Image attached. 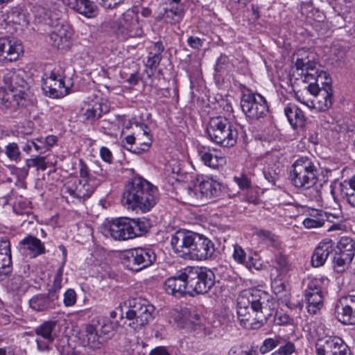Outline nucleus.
Here are the masks:
<instances>
[{"instance_id":"nucleus-1","label":"nucleus","mask_w":355,"mask_h":355,"mask_svg":"<svg viewBox=\"0 0 355 355\" xmlns=\"http://www.w3.org/2000/svg\"><path fill=\"white\" fill-rule=\"evenodd\" d=\"M266 295L260 290H245L237 299V317L240 324L248 329H259L272 311L265 306Z\"/></svg>"},{"instance_id":"nucleus-2","label":"nucleus","mask_w":355,"mask_h":355,"mask_svg":"<svg viewBox=\"0 0 355 355\" xmlns=\"http://www.w3.org/2000/svg\"><path fill=\"white\" fill-rule=\"evenodd\" d=\"M159 191L157 187L146 180L135 178L123 194V200L128 209L149 211L157 202Z\"/></svg>"},{"instance_id":"nucleus-3","label":"nucleus","mask_w":355,"mask_h":355,"mask_svg":"<svg viewBox=\"0 0 355 355\" xmlns=\"http://www.w3.org/2000/svg\"><path fill=\"white\" fill-rule=\"evenodd\" d=\"M78 166L79 178L69 180L64 188V192L72 199L80 202L91 197L96 189L107 180V173L101 168L99 172L94 171V174H91L89 168L82 160L79 161Z\"/></svg>"},{"instance_id":"nucleus-4","label":"nucleus","mask_w":355,"mask_h":355,"mask_svg":"<svg viewBox=\"0 0 355 355\" xmlns=\"http://www.w3.org/2000/svg\"><path fill=\"white\" fill-rule=\"evenodd\" d=\"M150 227V222L145 218H118L105 221L102 227V232L106 237L114 240H128L141 236Z\"/></svg>"},{"instance_id":"nucleus-5","label":"nucleus","mask_w":355,"mask_h":355,"mask_svg":"<svg viewBox=\"0 0 355 355\" xmlns=\"http://www.w3.org/2000/svg\"><path fill=\"white\" fill-rule=\"evenodd\" d=\"M289 179L295 188L310 189L318 180V169L311 158L300 157L291 166Z\"/></svg>"},{"instance_id":"nucleus-6","label":"nucleus","mask_w":355,"mask_h":355,"mask_svg":"<svg viewBox=\"0 0 355 355\" xmlns=\"http://www.w3.org/2000/svg\"><path fill=\"white\" fill-rule=\"evenodd\" d=\"M154 312V306L148 300L143 298L132 299L125 312V324L133 330L138 331L153 320Z\"/></svg>"},{"instance_id":"nucleus-7","label":"nucleus","mask_w":355,"mask_h":355,"mask_svg":"<svg viewBox=\"0 0 355 355\" xmlns=\"http://www.w3.org/2000/svg\"><path fill=\"white\" fill-rule=\"evenodd\" d=\"M209 138L223 147H231L236 143L237 131L229 120L223 116L211 118L207 128Z\"/></svg>"},{"instance_id":"nucleus-8","label":"nucleus","mask_w":355,"mask_h":355,"mask_svg":"<svg viewBox=\"0 0 355 355\" xmlns=\"http://www.w3.org/2000/svg\"><path fill=\"white\" fill-rule=\"evenodd\" d=\"M71 86V80L64 75L60 68L54 69L42 78V90L50 98H60L67 96Z\"/></svg>"},{"instance_id":"nucleus-9","label":"nucleus","mask_w":355,"mask_h":355,"mask_svg":"<svg viewBox=\"0 0 355 355\" xmlns=\"http://www.w3.org/2000/svg\"><path fill=\"white\" fill-rule=\"evenodd\" d=\"M200 234L185 229L178 230L171 238L172 250L178 257L190 260Z\"/></svg>"},{"instance_id":"nucleus-10","label":"nucleus","mask_w":355,"mask_h":355,"mask_svg":"<svg viewBox=\"0 0 355 355\" xmlns=\"http://www.w3.org/2000/svg\"><path fill=\"white\" fill-rule=\"evenodd\" d=\"M155 259L156 255L153 249L137 248L123 254L122 263L127 269L137 272L151 266Z\"/></svg>"},{"instance_id":"nucleus-11","label":"nucleus","mask_w":355,"mask_h":355,"mask_svg":"<svg viewBox=\"0 0 355 355\" xmlns=\"http://www.w3.org/2000/svg\"><path fill=\"white\" fill-rule=\"evenodd\" d=\"M193 185H189L188 194L196 200L209 199L218 196L221 191V185L213 179L203 177H196Z\"/></svg>"},{"instance_id":"nucleus-12","label":"nucleus","mask_w":355,"mask_h":355,"mask_svg":"<svg viewBox=\"0 0 355 355\" xmlns=\"http://www.w3.org/2000/svg\"><path fill=\"white\" fill-rule=\"evenodd\" d=\"M73 29L63 20H58L51 26L49 44L61 51H69L73 45Z\"/></svg>"},{"instance_id":"nucleus-13","label":"nucleus","mask_w":355,"mask_h":355,"mask_svg":"<svg viewBox=\"0 0 355 355\" xmlns=\"http://www.w3.org/2000/svg\"><path fill=\"white\" fill-rule=\"evenodd\" d=\"M241 107L243 112L251 119H259L266 114L268 106L265 98L254 93H246L242 96Z\"/></svg>"},{"instance_id":"nucleus-14","label":"nucleus","mask_w":355,"mask_h":355,"mask_svg":"<svg viewBox=\"0 0 355 355\" xmlns=\"http://www.w3.org/2000/svg\"><path fill=\"white\" fill-rule=\"evenodd\" d=\"M117 31L124 38L141 37L143 30L138 14L132 9L127 10L117 20Z\"/></svg>"},{"instance_id":"nucleus-15","label":"nucleus","mask_w":355,"mask_h":355,"mask_svg":"<svg viewBox=\"0 0 355 355\" xmlns=\"http://www.w3.org/2000/svg\"><path fill=\"white\" fill-rule=\"evenodd\" d=\"M317 355H338L349 352L348 346L338 336H326L318 339L315 344Z\"/></svg>"},{"instance_id":"nucleus-16","label":"nucleus","mask_w":355,"mask_h":355,"mask_svg":"<svg viewBox=\"0 0 355 355\" xmlns=\"http://www.w3.org/2000/svg\"><path fill=\"white\" fill-rule=\"evenodd\" d=\"M296 98L298 101L309 107H313L319 111H326L331 107L333 101V93L330 81L325 82L318 95H316L315 98L310 101H306L304 98H301L298 94H296Z\"/></svg>"},{"instance_id":"nucleus-17","label":"nucleus","mask_w":355,"mask_h":355,"mask_svg":"<svg viewBox=\"0 0 355 355\" xmlns=\"http://www.w3.org/2000/svg\"><path fill=\"white\" fill-rule=\"evenodd\" d=\"M330 193L334 201H337L340 197L355 207V175L349 180L331 184Z\"/></svg>"},{"instance_id":"nucleus-18","label":"nucleus","mask_w":355,"mask_h":355,"mask_svg":"<svg viewBox=\"0 0 355 355\" xmlns=\"http://www.w3.org/2000/svg\"><path fill=\"white\" fill-rule=\"evenodd\" d=\"M24 53L21 41L9 38H0V60L15 61Z\"/></svg>"},{"instance_id":"nucleus-19","label":"nucleus","mask_w":355,"mask_h":355,"mask_svg":"<svg viewBox=\"0 0 355 355\" xmlns=\"http://www.w3.org/2000/svg\"><path fill=\"white\" fill-rule=\"evenodd\" d=\"M56 321H46L35 329L36 343L40 351H46L55 338Z\"/></svg>"},{"instance_id":"nucleus-20","label":"nucleus","mask_w":355,"mask_h":355,"mask_svg":"<svg viewBox=\"0 0 355 355\" xmlns=\"http://www.w3.org/2000/svg\"><path fill=\"white\" fill-rule=\"evenodd\" d=\"M77 338L81 345L91 348H99L103 342V338L98 334L96 327L92 324H86L77 334Z\"/></svg>"},{"instance_id":"nucleus-21","label":"nucleus","mask_w":355,"mask_h":355,"mask_svg":"<svg viewBox=\"0 0 355 355\" xmlns=\"http://www.w3.org/2000/svg\"><path fill=\"white\" fill-rule=\"evenodd\" d=\"M185 270L166 279L164 283V289L168 294L176 297L183 296L187 293V284L185 277Z\"/></svg>"},{"instance_id":"nucleus-22","label":"nucleus","mask_w":355,"mask_h":355,"mask_svg":"<svg viewBox=\"0 0 355 355\" xmlns=\"http://www.w3.org/2000/svg\"><path fill=\"white\" fill-rule=\"evenodd\" d=\"M58 300V294L55 291H49L48 295L37 294L29 300L30 307L36 311H44L54 309Z\"/></svg>"},{"instance_id":"nucleus-23","label":"nucleus","mask_w":355,"mask_h":355,"mask_svg":"<svg viewBox=\"0 0 355 355\" xmlns=\"http://www.w3.org/2000/svg\"><path fill=\"white\" fill-rule=\"evenodd\" d=\"M190 260L203 261L211 258L215 251L213 242L202 234H200L198 240L193 248Z\"/></svg>"},{"instance_id":"nucleus-24","label":"nucleus","mask_w":355,"mask_h":355,"mask_svg":"<svg viewBox=\"0 0 355 355\" xmlns=\"http://www.w3.org/2000/svg\"><path fill=\"white\" fill-rule=\"evenodd\" d=\"M61 1L64 5L87 18L94 17L98 13L96 5L91 0Z\"/></svg>"},{"instance_id":"nucleus-25","label":"nucleus","mask_w":355,"mask_h":355,"mask_svg":"<svg viewBox=\"0 0 355 355\" xmlns=\"http://www.w3.org/2000/svg\"><path fill=\"white\" fill-rule=\"evenodd\" d=\"M334 250V242L331 239H324L319 243L312 257L311 264L313 267H320L327 261L328 257Z\"/></svg>"},{"instance_id":"nucleus-26","label":"nucleus","mask_w":355,"mask_h":355,"mask_svg":"<svg viewBox=\"0 0 355 355\" xmlns=\"http://www.w3.org/2000/svg\"><path fill=\"white\" fill-rule=\"evenodd\" d=\"M198 155L205 165L212 168L222 166L226 163L225 157L215 149L203 147L198 150Z\"/></svg>"},{"instance_id":"nucleus-27","label":"nucleus","mask_w":355,"mask_h":355,"mask_svg":"<svg viewBox=\"0 0 355 355\" xmlns=\"http://www.w3.org/2000/svg\"><path fill=\"white\" fill-rule=\"evenodd\" d=\"M21 248L30 255L36 257L45 253V247L42 241L33 236H27L20 241Z\"/></svg>"},{"instance_id":"nucleus-28","label":"nucleus","mask_w":355,"mask_h":355,"mask_svg":"<svg viewBox=\"0 0 355 355\" xmlns=\"http://www.w3.org/2000/svg\"><path fill=\"white\" fill-rule=\"evenodd\" d=\"M175 320L178 324L183 328L190 326H198L202 322V318L196 310L182 309L178 315L175 317Z\"/></svg>"},{"instance_id":"nucleus-29","label":"nucleus","mask_w":355,"mask_h":355,"mask_svg":"<svg viewBox=\"0 0 355 355\" xmlns=\"http://www.w3.org/2000/svg\"><path fill=\"white\" fill-rule=\"evenodd\" d=\"M108 106L103 103V99L99 96H94L88 103L85 116L88 120H95L102 116L103 114L107 112Z\"/></svg>"},{"instance_id":"nucleus-30","label":"nucleus","mask_w":355,"mask_h":355,"mask_svg":"<svg viewBox=\"0 0 355 355\" xmlns=\"http://www.w3.org/2000/svg\"><path fill=\"white\" fill-rule=\"evenodd\" d=\"M329 282L328 278L325 277H309L305 280L306 288L304 290V297L306 294H324Z\"/></svg>"},{"instance_id":"nucleus-31","label":"nucleus","mask_w":355,"mask_h":355,"mask_svg":"<svg viewBox=\"0 0 355 355\" xmlns=\"http://www.w3.org/2000/svg\"><path fill=\"white\" fill-rule=\"evenodd\" d=\"M185 277L187 284V294L194 296L203 294L202 285L200 284L198 268H185Z\"/></svg>"},{"instance_id":"nucleus-32","label":"nucleus","mask_w":355,"mask_h":355,"mask_svg":"<svg viewBox=\"0 0 355 355\" xmlns=\"http://www.w3.org/2000/svg\"><path fill=\"white\" fill-rule=\"evenodd\" d=\"M284 114L294 129L302 128L305 123L303 112L295 104L289 103L284 107Z\"/></svg>"},{"instance_id":"nucleus-33","label":"nucleus","mask_w":355,"mask_h":355,"mask_svg":"<svg viewBox=\"0 0 355 355\" xmlns=\"http://www.w3.org/2000/svg\"><path fill=\"white\" fill-rule=\"evenodd\" d=\"M330 214L322 210L313 209L309 216L303 220L304 226L307 229L318 228L322 227L329 220Z\"/></svg>"},{"instance_id":"nucleus-34","label":"nucleus","mask_w":355,"mask_h":355,"mask_svg":"<svg viewBox=\"0 0 355 355\" xmlns=\"http://www.w3.org/2000/svg\"><path fill=\"white\" fill-rule=\"evenodd\" d=\"M0 254L3 256L0 263V275H7L11 272L12 266L10 242L8 240L0 241Z\"/></svg>"},{"instance_id":"nucleus-35","label":"nucleus","mask_w":355,"mask_h":355,"mask_svg":"<svg viewBox=\"0 0 355 355\" xmlns=\"http://www.w3.org/2000/svg\"><path fill=\"white\" fill-rule=\"evenodd\" d=\"M33 95L29 92L14 89L12 94V106L20 108H28L33 106Z\"/></svg>"},{"instance_id":"nucleus-36","label":"nucleus","mask_w":355,"mask_h":355,"mask_svg":"<svg viewBox=\"0 0 355 355\" xmlns=\"http://www.w3.org/2000/svg\"><path fill=\"white\" fill-rule=\"evenodd\" d=\"M164 48L161 42L153 43L149 48L146 65L150 69H155L162 60V53Z\"/></svg>"},{"instance_id":"nucleus-37","label":"nucleus","mask_w":355,"mask_h":355,"mask_svg":"<svg viewBox=\"0 0 355 355\" xmlns=\"http://www.w3.org/2000/svg\"><path fill=\"white\" fill-rule=\"evenodd\" d=\"M315 66L316 65L303 72V73H300L303 78V81L309 85L311 83V82H320L321 84L324 85L325 82L330 81V78L327 77V73L324 71L318 73L315 69Z\"/></svg>"},{"instance_id":"nucleus-38","label":"nucleus","mask_w":355,"mask_h":355,"mask_svg":"<svg viewBox=\"0 0 355 355\" xmlns=\"http://www.w3.org/2000/svg\"><path fill=\"white\" fill-rule=\"evenodd\" d=\"M200 284L202 285L203 294L207 293L215 284V275L206 268H198Z\"/></svg>"},{"instance_id":"nucleus-39","label":"nucleus","mask_w":355,"mask_h":355,"mask_svg":"<svg viewBox=\"0 0 355 355\" xmlns=\"http://www.w3.org/2000/svg\"><path fill=\"white\" fill-rule=\"evenodd\" d=\"M295 55L297 58L295 65L297 70L301 71V73L316 65V63L310 59L311 53L304 49L299 50Z\"/></svg>"},{"instance_id":"nucleus-40","label":"nucleus","mask_w":355,"mask_h":355,"mask_svg":"<svg viewBox=\"0 0 355 355\" xmlns=\"http://www.w3.org/2000/svg\"><path fill=\"white\" fill-rule=\"evenodd\" d=\"M254 234L260 242L268 246L275 248H279L281 246V243L278 236L272 233L270 231L258 230L256 231Z\"/></svg>"},{"instance_id":"nucleus-41","label":"nucleus","mask_w":355,"mask_h":355,"mask_svg":"<svg viewBox=\"0 0 355 355\" xmlns=\"http://www.w3.org/2000/svg\"><path fill=\"white\" fill-rule=\"evenodd\" d=\"M336 318L341 323L347 325L355 324V310L336 306L335 307Z\"/></svg>"},{"instance_id":"nucleus-42","label":"nucleus","mask_w":355,"mask_h":355,"mask_svg":"<svg viewBox=\"0 0 355 355\" xmlns=\"http://www.w3.org/2000/svg\"><path fill=\"white\" fill-rule=\"evenodd\" d=\"M12 209L14 212L18 215L29 216L32 214L31 202L27 198L21 196L15 198L13 202Z\"/></svg>"},{"instance_id":"nucleus-43","label":"nucleus","mask_w":355,"mask_h":355,"mask_svg":"<svg viewBox=\"0 0 355 355\" xmlns=\"http://www.w3.org/2000/svg\"><path fill=\"white\" fill-rule=\"evenodd\" d=\"M28 288L27 282L20 275L13 277L8 284V290L17 295H24L27 291Z\"/></svg>"},{"instance_id":"nucleus-44","label":"nucleus","mask_w":355,"mask_h":355,"mask_svg":"<svg viewBox=\"0 0 355 355\" xmlns=\"http://www.w3.org/2000/svg\"><path fill=\"white\" fill-rule=\"evenodd\" d=\"M304 298L307 304V311L311 314H315L323 306L324 294H306Z\"/></svg>"},{"instance_id":"nucleus-45","label":"nucleus","mask_w":355,"mask_h":355,"mask_svg":"<svg viewBox=\"0 0 355 355\" xmlns=\"http://www.w3.org/2000/svg\"><path fill=\"white\" fill-rule=\"evenodd\" d=\"M275 266L271 270V272H277L280 275H286L290 270L291 266L286 256L278 254L275 258Z\"/></svg>"},{"instance_id":"nucleus-46","label":"nucleus","mask_w":355,"mask_h":355,"mask_svg":"<svg viewBox=\"0 0 355 355\" xmlns=\"http://www.w3.org/2000/svg\"><path fill=\"white\" fill-rule=\"evenodd\" d=\"M354 257L344 252H338L334 257V266L337 272H343L347 268Z\"/></svg>"},{"instance_id":"nucleus-47","label":"nucleus","mask_w":355,"mask_h":355,"mask_svg":"<svg viewBox=\"0 0 355 355\" xmlns=\"http://www.w3.org/2000/svg\"><path fill=\"white\" fill-rule=\"evenodd\" d=\"M270 278L271 287L274 293L278 294L286 289L287 286L286 275H280V274H277V272H271Z\"/></svg>"},{"instance_id":"nucleus-48","label":"nucleus","mask_w":355,"mask_h":355,"mask_svg":"<svg viewBox=\"0 0 355 355\" xmlns=\"http://www.w3.org/2000/svg\"><path fill=\"white\" fill-rule=\"evenodd\" d=\"M8 18L10 21L15 24H18L21 27L26 26L28 24L25 12L21 8H15L10 13Z\"/></svg>"},{"instance_id":"nucleus-49","label":"nucleus","mask_w":355,"mask_h":355,"mask_svg":"<svg viewBox=\"0 0 355 355\" xmlns=\"http://www.w3.org/2000/svg\"><path fill=\"white\" fill-rule=\"evenodd\" d=\"M337 248L338 252H344L348 255L354 257L355 246L353 240L348 236H343L340 239Z\"/></svg>"},{"instance_id":"nucleus-50","label":"nucleus","mask_w":355,"mask_h":355,"mask_svg":"<svg viewBox=\"0 0 355 355\" xmlns=\"http://www.w3.org/2000/svg\"><path fill=\"white\" fill-rule=\"evenodd\" d=\"M17 77L16 72L12 69H6L0 71V79L2 80L6 88L15 89V85L17 84Z\"/></svg>"},{"instance_id":"nucleus-51","label":"nucleus","mask_w":355,"mask_h":355,"mask_svg":"<svg viewBox=\"0 0 355 355\" xmlns=\"http://www.w3.org/2000/svg\"><path fill=\"white\" fill-rule=\"evenodd\" d=\"M14 89L0 87V107L8 108L12 106Z\"/></svg>"},{"instance_id":"nucleus-52","label":"nucleus","mask_w":355,"mask_h":355,"mask_svg":"<svg viewBox=\"0 0 355 355\" xmlns=\"http://www.w3.org/2000/svg\"><path fill=\"white\" fill-rule=\"evenodd\" d=\"M26 165L28 168L35 167L37 170L44 171L47 168L45 157L36 156L26 160Z\"/></svg>"},{"instance_id":"nucleus-53","label":"nucleus","mask_w":355,"mask_h":355,"mask_svg":"<svg viewBox=\"0 0 355 355\" xmlns=\"http://www.w3.org/2000/svg\"><path fill=\"white\" fill-rule=\"evenodd\" d=\"M139 127L142 131V135L146 137L145 141L140 142L139 144L141 146L140 148H137V150H135V153H140L141 151L146 150L150 146L152 139L151 135L150 134L149 129L145 124H140Z\"/></svg>"},{"instance_id":"nucleus-54","label":"nucleus","mask_w":355,"mask_h":355,"mask_svg":"<svg viewBox=\"0 0 355 355\" xmlns=\"http://www.w3.org/2000/svg\"><path fill=\"white\" fill-rule=\"evenodd\" d=\"M5 154L11 160L17 162L20 158L21 153L16 143H10L6 146Z\"/></svg>"},{"instance_id":"nucleus-55","label":"nucleus","mask_w":355,"mask_h":355,"mask_svg":"<svg viewBox=\"0 0 355 355\" xmlns=\"http://www.w3.org/2000/svg\"><path fill=\"white\" fill-rule=\"evenodd\" d=\"M97 322L101 325V334L109 336L114 329L115 324L107 318H99Z\"/></svg>"},{"instance_id":"nucleus-56","label":"nucleus","mask_w":355,"mask_h":355,"mask_svg":"<svg viewBox=\"0 0 355 355\" xmlns=\"http://www.w3.org/2000/svg\"><path fill=\"white\" fill-rule=\"evenodd\" d=\"M279 344L277 338H266L259 348L261 354H264L275 349Z\"/></svg>"},{"instance_id":"nucleus-57","label":"nucleus","mask_w":355,"mask_h":355,"mask_svg":"<svg viewBox=\"0 0 355 355\" xmlns=\"http://www.w3.org/2000/svg\"><path fill=\"white\" fill-rule=\"evenodd\" d=\"M77 300V295L75 291L72 288H68L63 295V303L67 307L73 306Z\"/></svg>"},{"instance_id":"nucleus-58","label":"nucleus","mask_w":355,"mask_h":355,"mask_svg":"<svg viewBox=\"0 0 355 355\" xmlns=\"http://www.w3.org/2000/svg\"><path fill=\"white\" fill-rule=\"evenodd\" d=\"M243 265L250 270L255 269L259 270L263 268V262L257 255L249 257Z\"/></svg>"},{"instance_id":"nucleus-59","label":"nucleus","mask_w":355,"mask_h":355,"mask_svg":"<svg viewBox=\"0 0 355 355\" xmlns=\"http://www.w3.org/2000/svg\"><path fill=\"white\" fill-rule=\"evenodd\" d=\"M182 9L179 3L175 4L169 3L167 8H165V13L168 17L174 18L175 17H180Z\"/></svg>"},{"instance_id":"nucleus-60","label":"nucleus","mask_w":355,"mask_h":355,"mask_svg":"<svg viewBox=\"0 0 355 355\" xmlns=\"http://www.w3.org/2000/svg\"><path fill=\"white\" fill-rule=\"evenodd\" d=\"M232 257L235 261L240 264H244L246 261V254L244 250L239 245H234Z\"/></svg>"},{"instance_id":"nucleus-61","label":"nucleus","mask_w":355,"mask_h":355,"mask_svg":"<svg viewBox=\"0 0 355 355\" xmlns=\"http://www.w3.org/2000/svg\"><path fill=\"white\" fill-rule=\"evenodd\" d=\"M295 350V345L291 342L286 343L284 345L281 346L278 349L273 352L271 355H291Z\"/></svg>"},{"instance_id":"nucleus-62","label":"nucleus","mask_w":355,"mask_h":355,"mask_svg":"<svg viewBox=\"0 0 355 355\" xmlns=\"http://www.w3.org/2000/svg\"><path fill=\"white\" fill-rule=\"evenodd\" d=\"M336 306H343L355 310V295H346L342 297L336 304Z\"/></svg>"},{"instance_id":"nucleus-63","label":"nucleus","mask_w":355,"mask_h":355,"mask_svg":"<svg viewBox=\"0 0 355 355\" xmlns=\"http://www.w3.org/2000/svg\"><path fill=\"white\" fill-rule=\"evenodd\" d=\"M31 144L33 145L35 150L40 153H46L49 150V148L46 146V144L44 137L36 138L35 139L31 141Z\"/></svg>"},{"instance_id":"nucleus-64","label":"nucleus","mask_w":355,"mask_h":355,"mask_svg":"<svg viewBox=\"0 0 355 355\" xmlns=\"http://www.w3.org/2000/svg\"><path fill=\"white\" fill-rule=\"evenodd\" d=\"M229 355H257V352L252 348L243 349L241 347H235L230 350Z\"/></svg>"}]
</instances>
